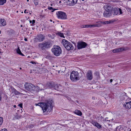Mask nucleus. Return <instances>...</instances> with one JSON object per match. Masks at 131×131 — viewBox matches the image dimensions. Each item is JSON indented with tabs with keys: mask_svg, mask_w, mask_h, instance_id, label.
<instances>
[{
	"mask_svg": "<svg viewBox=\"0 0 131 131\" xmlns=\"http://www.w3.org/2000/svg\"><path fill=\"white\" fill-rule=\"evenodd\" d=\"M61 27H62V25H61Z\"/></svg>",
	"mask_w": 131,
	"mask_h": 131,
	"instance_id": "e2e57ef3",
	"label": "nucleus"
},
{
	"mask_svg": "<svg viewBox=\"0 0 131 131\" xmlns=\"http://www.w3.org/2000/svg\"><path fill=\"white\" fill-rule=\"evenodd\" d=\"M21 116L20 115H17L15 117V119H19L20 118Z\"/></svg>",
	"mask_w": 131,
	"mask_h": 131,
	"instance_id": "c85d7f7f",
	"label": "nucleus"
},
{
	"mask_svg": "<svg viewBox=\"0 0 131 131\" xmlns=\"http://www.w3.org/2000/svg\"><path fill=\"white\" fill-rule=\"evenodd\" d=\"M24 86L25 89L28 91H31L35 90V86L31 84L27 83H25Z\"/></svg>",
	"mask_w": 131,
	"mask_h": 131,
	"instance_id": "0eeeda50",
	"label": "nucleus"
},
{
	"mask_svg": "<svg viewBox=\"0 0 131 131\" xmlns=\"http://www.w3.org/2000/svg\"><path fill=\"white\" fill-rule=\"evenodd\" d=\"M1 131H7V130L6 129L4 128L2 129Z\"/></svg>",
	"mask_w": 131,
	"mask_h": 131,
	"instance_id": "79ce46f5",
	"label": "nucleus"
},
{
	"mask_svg": "<svg viewBox=\"0 0 131 131\" xmlns=\"http://www.w3.org/2000/svg\"><path fill=\"white\" fill-rule=\"evenodd\" d=\"M26 10H25V11H24V13H28V12H27V13L26 12Z\"/></svg>",
	"mask_w": 131,
	"mask_h": 131,
	"instance_id": "8fccbe9b",
	"label": "nucleus"
},
{
	"mask_svg": "<svg viewBox=\"0 0 131 131\" xmlns=\"http://www.w3.org/2000/svg\"><path fill=\"white\" fill-rule=\"evenodd\" d=\"M123 128H124L123 127L122 125H119L116 127V129L118 130L120 129H121L122 130L123 129Z\"/></svg>",
	"mask_w": 131,
	"mask_h": 131,
	"instance_id": "bb28decb",
	"label": "nucleus"
},
{
	"mask_svg": "<svg viewBox=\"0 0 131 131\" xmlns=\"http://www.w3.org/2000/svg\"><path fill=\"white\" fill-rule=\"evenodd\" d=\"M0 23L1 24V25L4 26L6 25V23L4 19H0Z\"/></svg>",
	"mask_w": 131,
	"mask_h": 131,
	"instance_id": "412c9836",
	"label": "nucleus"
},
{
	"mask_svg": "<svg viewBox=\"0 0 131 131\" xmlns=\"http://www.w3.org/2000/svg\"><path fill=\"white\" fill-rule=\"evenodd\" d=\"M32 24L34 25V24H35V20H32Z\"/></svg>",
	"mask_w": 131,
	"mask_h": 131,
	"instance_id": "a19ab883",
	"label": "nucleus"
},
{
	"mask_svg": "<svg viewBox=\"0 0 131 131\" xmlns=\"http://www.w3.org/2000/svg\"><path fill=\"white\" fill-rule=\"evenodd\" d=\"M39 48L41 51H42L46 49L49 48L51 46V44L50 42L39 43L38 45Z\"/></svg>",
	"mask_w": 131,
	"mask_h": 131,
	"instance_id": "f03ea898",
	"label": "nucleus"
},
{
	"mask_svg": "<svg viewBox=\"0 0 131 131\" xmlns=\"http://www.w3.org/2000/svg\"><path fill=\"white\" fill-rule=\"evenodd\" d=\"M122 98H125V97H127V96H125V95H124V96H122Z\"/></svg>",
	"mask_w": 131,
	"mask_h": 131,
	"instance_id": "49530a36",
	"label": "nucleus"
},
{
	"mask_svg": "<svg viewBox=\"0 0 131 131\" xmlns=\"http://www.w3.org/2000/svg\"><path fill=\"white\" fill-rule=\"evenodd\" d=\"M24 40L25 41H27V39L26 38H25L24 39Z\"/></svg>",
	"mask_w": 131,
	"mask_h": 131,
	"instance_id": "09e8293b",
	"label": "nucleus"
},
{
	"mask_svg": "<svg viewBox=\"0 0 131 131\" xmlns=\"http://www.w3.org/2000/svg\"><path fill=\"white\" fill-rule=\"evenodd\" d=\"M56 14L59 18L65 19L67 18L66 14L62 11H58L57 12Z\"/></svg>",
	"mask_w": 131,
	"mask_h": 131,
	"instance_id": "423d86ee",
	"label": "nucleus"
},
{
	"mask_svg": "<svg viewBox=\"0 0 131 131\" xmlns=\"http://www.w3.org/2000/svg\"><path fill=\"white\" fill-rule=\"evenodd\" d=\"M94 75L95 77L97 79L99 78V74L97 72H96L94 73Z\"/></svg>",
	"mask_w": 131,
	"mask_h": 131,
	"instance_id": "393cba45",
	"label": "nucleus"
},
{
	"mask_svg": "<svg viewBox=\"0 0 131 131\" xmlns=\"http://www.w3.org/2000/svg\"><path fill=\"white\" fill-rule=\"evenodd\" d=\"M115 21L114 20H110L109 21H104L105 24H109L112 23L114 22Z\"/></svg>",
	"mask_w": 131,
	"mask_h": 131,
	"instance_id": "5701e85b",
	"label": "nucleus"
},
{
	"mask_svg": "<svg viewBox=\"0 0 131 131\" xmlns=\"http://www.w3.org/2000/svg\"><path fill=\"white\" fill-rule=\"evenodd\" d=\"M104 7L105 10L112 12V7L109 5H107L106 6H105Z\"/></svg>",
	"mask_w": 131,
	"mask_h": 131,
	"instance_id": "2eb2a0df",
	"label": "nucleus"
},
{
	"mask_svg": "<svg viewBox=\"0 0 131 131\" xmlns=\"http://www.w3.org/2000/svg\"><path fill=\"white\" fill-rule=\"evenodd\" d=\"M50 21L51 22L52 21V20L51 19H50Z\"/></svg>",
	"mask_w": 131,
	"mask_h": 131,
	"instance_id": "5fc2aeb1",
	"label": "nucleus"
},
{
	"mask_svg": "<svg viewBox=\"0 0 131 131\" xmlns=\"http://www.w3.org/2000/svg\"><path fill=\"white\" fill-rule=\"evenodd\" d=\"M29 22H30V23H32V21L31 20H30V21H29Z\"/></svg>",
	"mask_w": 131,
	"mask_h": 131,
	"instance_id": "3c124183",
	"label": "nucleus"
},
{
	"mask_svg": "<svg viewBox=\"0 0 131 131\" xmlns=\"http://www.w3.org/2000/svg\"><path fill=\"white\" fill-rule=\"evenodd\" d=\"M125 50V48H119L115 49L114 50H113V52L114 53H116L119 52L120 51H122Z\"/></svg>",
	"mask_w": 131,
	"mask_h": 131,
	"instance_id": "dca6fc26",
	"label": "nucleus"
},
{
	"mask_svg": "<svg viewBox=\"0 0 131 131\" xmlns=\"http://www.w3.org/2000/svg\"><path fill=\"white\" fill-rule=\"evenodd\" d=\"M104 24V21L97 22L96 24V27H100L102 25Z\"/></svg>",
	"mask_w": 131,
	"mask_h": 131,
	"instance_id": "f3484780",
	"label": "nucleus"
},
{
	"mask_svg": "<svg viewBox=\"0 0 131 131\" xmlns=\"http://www.w3.org/2000/svg\"><path fill=\"white\" fill-rule=\"evenodd\" d=\"M112 12L105 10L104 12L103 13V15L105 17H109L112 15Z\"/></svg>",
	"mask_w": 131,
	"mask_h": 131,
	"instance_id": "f8f14e48",
	"label": "nucleus"
},
{
	"mask_svg": "<svg viewBox=\"0 0 131 131\" xmlns=\"http://www.w3.org/2000/svg\"><path fill=\"white\" fill-rule=\"evenodd\" d=\"M34 4L36 6L38 4V0H34Z\"/></svg>",
	"mask_w": 131,
	"mask_h": 131,
	"instance_id": "f704fd0d",
	"label": "nucleus"
},
{
	"mask_svg": "<svg viewBox=\"0 0 131 131\" xmlns=\"http://www.w3.org/2000/svg\"><path fill=\"white\" fill-rule=\"evenodd\" d=\"M39 90H44L46 88H45L44 85L41 83H40L39 84Z\"/></svg>",
	"mask_w": 131,
	"mask_h": 131,
	"instance_id": "aec40b11",
	"label": "nucleus"
},
{
	"mask_svg": "<svg viewBox=\"0 0 131 131\" xmlns=\"http://www.w3.org/2000/svg\"><path fill=\"white\" fill-rule=\"evenodd\" d=\"M14 107L15 108V107H16V106L15 105H14Z\"/></svg>",
	"mask_w": 131,
	"mask_h": 131,
	"instance_id": "603ef678",
	"label": "nucleus"
},
{
	"mask_svg": "<svg viewBox=\"0 0 131 131\" xmlns=\"http://www.w3.org/2000/svg\"><path fill=\"white\" fill-rule=\"evenodd\" d=\"M86 78L87 79L89 80H92L93 76L92 72L91 70L89 71L86 74Z\"/></svg>",
	"mask_w": 131,
	"mask_h": 131,
	"instance_id": "9b49d317",
	"label": "nucleus"
},
{
	"mask_svg": "<svg viewBox=\"0 0 131 131\" xmlns=\"http://www.w3.org/2000/svg\"><path fill=\"white\" fill-rule=\"evenodd\" d=\"M90 27H96V24L93 25H89Z\"/></svg>",
	"mask_w": 131,
	"mask_h": 131,
	"instance_id": "e433bc0d",
	"label": "nucleus"
},
{
	"mask_svg": "<svg viewBox=\"0 0 131 131\" xmlns=\"http://www.w3.org/2000/svg\"><path fill=\"white\" fill-rule=\"evenodd\" d=\"M3 118L2 117H0V127H1V125L3 123Z\"/></svg>",
	"mask_w": 131,
	"mask_h": 131,
	"instance_id": "c756f323",
	"label": "nucleus"
},
{
	"mask_svg": "<svg viewBox=\"0 0 131 131\" xmlns=\"http://www.w3.org/2000/svg\"><path fill=\"white\" fill-rule=\"evenodd\" d=\"M21 26L22 27V25H21Z\"/></svg>",
	"mask_w": 131,
	"mask_h": 131,
	"instance_id": "680f3d73",
	"label": "nucleus"
},
{
	"mask_svg": "<svg viewBox=\"0 0 131 131\" xmlns=\"http://www.w3.org/2000/svg\"><path fill=\"white\" fill-rule=\"evenodd\" d=\"M36 89L37 90H39V85L38 86H35V89Z\"/></svg>",
	"mask_w": 131,
	"mask_h": 131,
	"instance_id": "58836bf2",
	"label": "nucleus"
},
{
	"mask_svg": "<svg viewBox=\"0 0 131 131\" xmlns=\"http://www.w3.org/2000/svg\"><path fill=\"white\" fill-rule=\"evenodd\" d=\"M87 44L84 42H78L77 43L78 48L79 49L85 48L87 46Z\"/></svg>",
	"mask_w": 131,
	"mask_h": 131,
	"instance_id": "1a4fd4ad",
	"label": "nucleus"
},
{
	"mask_svg": "<svg viewBox=\"0 0 131 131\" xmlns=\"http://www.w3.org/2000/svg\"><path fill=\"white\" fill-rule=\"evenodd\" d=\"M54 84L52 83H48L47 84L48 87H49L50 88L53 89V88H55L54 86Z\"/></svg>",
	"mask_w": 131,
	"mask_h": 131,
	"instance_id": "6ab92c4d",
	"label": "nucleus"
},
{
	"mask_svg": "<svg viewBox=\"0 0 131 131\" xmlns=\"http://www.w3.org/2000/svg\"><path fill=\"white\" fill-rule=\"evenodd\" d=\"M44 103H39L37 104H36V105H38L40 106L42 108V106H43V104Z\"/></svg>",
	"mask_w": 131,
	"mask_h": 131,
	"instance_id": "72a5a7b5",
	"label": "nucleus"
},
{
	"mask_svg": "<svg viewBox=\"0 0 131 131\" xmlns=\"http://www.w3.org/2000/svg\"><path fill=\"white\" fill-rule=\"evenodd\" d=\"M90 27L89 25H83L82 27V28H87L89 27Z\"/></svg>",
	"mask_w": 131,
	"mask_h": 131,
	"instance_id": "473e14b6",
	"label": "nucleus"
},
{
	"mask_svg": "<svg viewBox=\"0 0 131 131\" xmlns=\"http://www.w3.org/2000/svg\"><path fill=\"white\" fill-rule=\"evenodd\" d=\"M79 75V73L77 71H73L71 73L70 79L72 81H76L80 79Z\"/></svg>",
	"mask_w": 131,
	"mask_h": 131,
	"instance_id": "39448f33",
	"label": "nucleus"
},
{
	"mask_svg": "<svg viewBox=\"0 0 131 131\" xmlns=\"http://www.w3.org/2000/svg\"><path fill=\"white\" fill-rule=\"evenodd\" d=\"M101 118H102V119L103 118V117L102 116H101Z\"/></svg>",
	"mask_w": 131,
	"mask_h": 131,
	"instance_id": "6e6d98bb",
	"label": "nucleus"
},
{
	"mask_svg": "<svg viewBox=\"0 0 131 131\" xmlns=\"http://www.w3.org/2000/svg\"><path fill=\"white\" fill-rule=\"evenodd\" d=\"M70 1L74 4L76 3L77 2V0H70Z\"/></svg>",
	"mask_w": 131,
	"mask_h": 131,
	"instance_id": "2f4dec72",
	"label": "nucleus"
},
{
	"mask_svg": "<svg viewBox=\"0 0 131 131\" xmlns=\"http://www.w3.org/2000/svg\"><path fill=\"white\" fill-rule=\"evenodd\" d=\"M113 120V118H112V119H111V121H112Z\"/></svg>",
	"mask_w": 131,
	"mask_h": 131,
	"instance_id": "864d4df0",
	"label": "nucleus"
},
{
	"mask_svg": "<svg viewBox=\"0 0 131 131\" xmlns=\"http://www.w3.org/2000/svg\"><path fill=\"white\" fill-rule=\"evenodd\" d=\"M61 1H60V2H59V3H61Z\"/></svg>",
	"mask_w": 131,
	"mask_h": 131,
	"instance_id": "052dcab7",
	"label": "nucleus"
},
{
	"mask_svg": "<svg viewBox=\"0 0 131 131\" xmlns=\"http://www.w3.org/2000/svg\"><path fill=\"white\" fill-rule=\"evenodd\" d=\"M92 123L93 125L99 129L101 128L102 127V125L95 121H92Z\"/></svg>",
	"mask_w": 131,
	"mask_h": 131,
	"instance_id": "ddd939ff",
	"label": "nucleus"
},
{
	"mask_svg": "<svg viewBox=\"0 0 131 131\" xmlns=\"http://www.w3.org/2000/svg\"><path fill=\"white\" fill-rule=\"evenodd\" d=\"M54 86H55V88H53V89L58 91H59L60 90L59 89L60 86L59 84H54Z\"/></svg>",
	"mask_w": 131,
	"mask_h": 131,
	"instance_id": "b1692460",
	"label": "nucleus"
},
{
	"mask_svg": "<svg viewBox=\"0 0 131 131\" xmlns=\"http://www.w3.org/2000/svg\"><path fill=\"white\" fill-rule=\"evenodd\" d=\"M2 98L1 94H0V101L1 100Z\"/></svg>",
	"mask_w": 131,
	"mask_h": 131,
	"instance_id": "a18cd8bd",
	"label": "nucleus"
},
{
	"mask_svg": "<svg viewBox=\"0 0 131 131\" xmlns=\"http://www.w3.org/2000/svg\"><path fill=\"white\" fill-rule=\"evenodd\" d=\"M6 0H0V5H2L6 3Z\"/></svg>",
	"mask_w": 131,
	"mask_h": 131,
	"instance_id": "a878e982",
	"label": "nucleus"
},
{
	"mask_svg": "<svg viewBox=\"0 0 131 131\" xmlns=\"http://www.w3.org/2000/svg\"><path fill=\"white\" fill-rule=\"evenodd\" d=\"M51 50L54 54L56 56H59L61 53V50L59 46L54 45Z\"/></svg>",
	"mask_w": 131,
	"mask_h": 131,
	"instance_id": "20e7f679",
	"label": "nucleus"
},
{
	"mask_svg": "<svg viewBox=\"0 0 131 131\" xmlns=\"http://www.w3.org/2000/svg\"><path fill=\"white\" fill-rule=\"evenodd\" d=\"M84 0H82V1H84Z\"/></svg>",
	"mask_w": 131,
	"mask_h": 131,
	"instance_id": "bf43d9fd",
	"label": "nucleus"
},
{
	"mask_svg": "<svg viewBox=\"0 0 131 131\" xmlns=\"http://www.w3.org/2000/svg\"><path fill=\"white\" fill-rule=\"evenodd\" d=\"M53 102V101L52 100L50 99L47 102L44 103L42 108L44 113L46 114L52 110Z\"/></svg>",
	"mask_w": 131,
	"mask_h": 131,
	"instance_id": "f257e3e1",
	"label": "nucleus"
},
{
	"mask_svg": "<svg viewBox=\"0 0 131 131\" xmlns=\"http://www.w3.org/2000/svg\"><path fill=\"white\" fill-rule=\"evenodd\" d=\"M123 106L126 109H130L131 108V101L126 102Z\"/></svg>",
	"mask_w": 131,
	"mask_h": 131,
	"instance_id": "4468645a",
	"label": "nucleus"
},
{
	"mask_svg": "<svg viewBox=\"0 0 131 131\" xmlns=\"http://www.w3.org/2000/svg\"><path fill=\"white\" fill-rule=\"evenodd\" d=\"M122 14L123 13L121 9L120 8H114V9L113 15H115L118 14Z\"/></svg>",
	"mask_w": 131,
	"mask_h": 131,
	"instance_id": "9d476101",
	"label": "nucleus"
},
{
	"mask_svg": "<svg viewBox=\"0 0 131 131\" xmlns=\"http://www.w3.org/2000/svg\"><path fill=\"white\" fill-rule=\"evenodd\" d=\"M20 70H21V68H20Z\"/></svg>",
	"mask_w": 131,
	"mask_h": 131,
	"instance_id": "4d7b16f0",
	"label": "nucleus"
},
{
	"mask_svg": "<svg viewBox=\"0 0 131 131\" xmlns=\"http://www.w3.org/2000/svg\"><path fill=\"white\" fill-rule=\"evenodd\" d=\"M29 1V0H27V2Z\"/></svg>",
	"mask_w": 131,
	"mask_h": 131,
	"instance_id": "13d9d810",
	"label": "nucleus"
},
{
	"mask_svg": "<svg viewBox=\"0 0 131 131\" xmlns=\"http://www.w3.org/2000/svg\"><path fill=\"white\" fill-rule=\"evenodd\" d=\"M30 63H32V64H36V63L35 62H33V61H31L30 62Z\"/></svg>",
	"mask_w": 131,
	"mask_h": 131,
	"instance_id": "c03bdc74",
	"label": "nucleus"
},
{
	"mask_svg": "<svg viewBox=\"0 0 131 131\" xmlns=\"http://www.w3.org/2000/svg\"><path fill=\"white\" fill-rule=\"evenodd\" d=\"M58 35L59 36H60L61 37H64V36L63 35V34L61 33H59L58 34Z\"/></svg>",
	"mask_w": 131,
	"mask_h": 131,
	"instance_id": "c9c22d12",
	"label": "nucleus"
},
{
	"mask_svg": "<svg viewBox=\"0 0 131 131\" xmlns=\"http://www.w3.org/2000/svg\"><path fill=\"white\" fill-rule=\"evenodd\" d=\"M74 112L75 114L80 116H81L82 114V113L81 111L78 110H75Z\"/></svg>",
	"mask_w": 131,
	"mask_h": 131,
	"instance_id": "a211bd4d",
	"label": "nucleus"
},
{
	"mask_svg": "<svg viewBox=\"0 0 131 131\" xmlns=\"http://www.w3.org/2000/svg\"><path fill=\"white\" fill-rule=\"evenodd\" d=\"M61 43L66 49L68 50H73V49L72 44L65 39H63Z\"/></svg>",
	"mask_w": 131,
	"mask_h": 131,
	"instance_id": "7ed1b4c3",
	"label": "nucleus"
},
{
	"mask_svg": "<svg viewBox=\"0 0 131 131\" xmlns=\"http://www.w3.org/2000/svg\"><path fill=\"white\" fill-rule=\"evenodd\" d=\"M16 51L18 54H19L21 55L22 56H24V55L22 53H21V51H20L19 48L18 47L16 49Z\"/></svg>",
	"mask_w": 131,
	"mask_h": 131,
	"instance_id": "4be33fe9",
	"label": "nucleus"
},
{
	"mask_svg": "<svg viewBox=\"0 0 131 131\" xmlns=\"http://www.w3.org/2000/svg\"><path fill=\"white\" fill-rule=\"evenodd\" d=\"M45 38V36H44L41 34H40L37 35L35 39L37 42H42L43 40Z\"/></svg>",
	"mask_w": 131,
	"mask_h": 131,
	"instance_id": "6e6552de",
	"label": "nucleus"
},
{
	"mask_svg": "<svg viewBox=\"0 0 131 131\" xmlns=\"http://www.w3.org/2000/svg\"><path fill=\"white\" fill-rule=\"evenodd\" d=\"M48 9L49 10H51L52 12H54L55 10L57 9L53 8L52 7H48Z\"/></svg>",
	"mask_w": 131,
	"mask_h": 131,
	"instance_id": "cd10ccee",
	"label": "nucleus"
},
{
	"mask_svg": "<svg viewBox=\"0 0 131 131\" xmlns=\"http://www.w3.org/2000/svg\"><path fill=\"white\" fill-rule=\"evenodd\" d=\"M110 82L111 83L113 81V80L112 79H111L110 80Z\"/></svg>",
	"mask_w": 131,
	"mask_h": 131,
	"instance_id": "de8ad7c7",
	"label": "nucleus"
},
{
	"mask_svg": "<svg viewBox=\"0 0 131 131\" xmlns=\"http://www.w3.org/2000/svg\"><path fill=\"white\" fill-rule=\"evenodd\" d=\"M11 92H12V93H13L15 92V91L16 90L13 87H11Z\"/></svg>",
	"mask_w": 131,
	"mask_h": 131,
	"instance_id": "7c9ffc66",
	"label": "nucleus"
},
{
	"mask_svg": "<svg viewBox=\"0 0 131 131\" xmlns=\"http://www.w3.org/2000/svg\"><path fill=\"white\" fill-rule=\"evenodd\" d=\"M107 118V117H106V118H105V120H104V121H108L109 122H110V120H107L106 119H107V118Z\"/></svg>",
	"mask_w": 131,
	"mask_h": 131,
	"instance_id": "37998d69",
	"label": "nucleus"
},
{
	"mask_svg": "<svg viewBox=\"0 0 131 131\" xmlns=\"http://www.w3.org/2000/svg\"><path fill=\"white\" fill-rule=\"evenodd\" d=\"M14 93L15 95H18L20 93L18 91H17L16 90Z\"/></svg>",
	"mask_w": 131,
	"mask_h": 131,
	"instance_id": "4c0bfd02",
	"label": "nucleus"
},
{
	"mask_svg": "<svg viewBox=\"0 0 131 131\" xmlns=\"http://www.w3.org/2000/svg\"><path fill=\"white\" fill-rule=\"evenodd\" d=\"M18 106H19L21 108H23V104L20 103L18 104Z\"/></svg>",
	"mask_w": 131,
	"mask_h": 131,
	"instance_id": "ea45409f",
	"label": "nucleus"
}]
</instances>
